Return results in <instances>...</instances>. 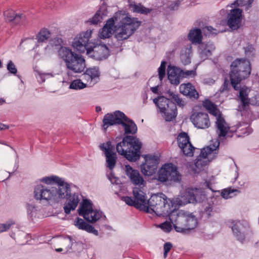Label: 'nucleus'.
<instances>
[{"mask_svg":"<svg viewBox=\"0 0 259 259\" xmlns=\"http://www.w3.org/2000/svg\"><path fill=\"white\" fill-rule=\"evenodd\" d=\"M41 183L37 184L34 189V197L39 201L58 203L66 198L68 202L64 206L66 213L77 207L79 198L77 194H71L70 185L63 179L58 176L45 177L38 180Z\"/></svg>","mask_w":259,"mask_h":259,"instance_id":"f257e3e1","label":"nucleus"},{"mask_svg":"<svg viewBox=\"0 0 259 259\" xmlns=\"http://www.w3.org/2000/svg\"><path fill=\"white\" fill-rule=\"evenodd\" d=\"M141 24L138 18L132 17L125 13L118 12L108 19L103 27L99 32L100 38L111 37L113 33L118 41H122L130 38Z\"/></svg>","mask_w":259,"mask_h":259,"instance_id":"f03ea898","label":"nucleus"},{"mask_svg":"<svg viewBox=\"0 0 259 259\" xmlns=\"http://www.w3.org/2000/svg\"><path fill=\"white\" fill-rule=\"evenodd\" d=\"M171 201L162 193L154 194L147 200L145 206L141 205L140 207H142V211L147 213L170 218L171 212L176 210L175 208H173Z\"/></svg>","mask_w":259,"mask_h":259,"instance_id":"7ed1b4c3","label":"nucleus"},{"mask_svg":"<svg viewBox=\"0 0 259 259\" xmlns=\"http://www.w3.org/2000/svg\"><path fill=\"white\" fill-rule=\"evenodd\" d=\"M142 144L136 137H125L122 141L117 144L116 149L119 154L123 156L130 161H135L140 156Z\"/></svg>","mask_w":259,"mask_h":259,"instance_id":"20e7f679","label":"nucleus"},{"mask_svg":"<svg viewBox=\"0 0 259 259\" xmlns=\"http://www.w3.org/2000/svg\"><path fill=\"white\" fill-rule=\"evenodd\" d=\"M170 221L177 232L183 233L194 229L197 224L194 215L182 210L172 211L170 215Z\"/></svg>","mask_w":259,"mask_h":259,"instance_id":"39448f33","label":"nucleus"},{"mask_svg":"<svg viewBox=\"0 0 259 259\" xmlns=\"http://www.w3.org/2000/svg\"><path fill=\"white\" fill-rule=\"evenodd\" d=\"M231 69L230 78L234 89L237 88L236 82H241L242 80L248 77L251 72L249 61L243 59L234 60L231 65Z\"/></svg>","mask_w":259,"mask_h":259,"instance_id":"423d86ee","label":"nucleus"},{"mask_svg":"<svg viewBox=\"0 0 259 259\" xmlns=\"http://www.w3.org/2000/svg\"><path fill=\"white\" fill-rule=\"evenodd\" d=\"M219 145V140L215 139L214 141H212V144L201 150L200 153L195 162V166L198 169H200L207 165L210 161L217 157Z\"/></svg>","mask_w":259,"mask_h":259,"instance_id":"0eeeda50","label":"nucleus"},{"mask_svg":"<svg viewBox=\"0 0 259 259\" xmlns=\"http://www.w3.org/2000/svg\"><path fill=\"white\" fill-rule=\"evenodd\" d=\"M145 186H135L133 190L134 198L131 197L124 196L122 197V200L127 205L134 206L136 208L142 210V207H140V206L141 205L145 206L148 200L146 198Z\"/></svg>","mask_w":259,"mask_h":259,"instance_id":"6e6552de","label":"nucleus"},{"mask_svg":"<svg viewBox=\"0 0 259 259\" xmlns=\"http://www.w3.org/2000/svg\"><path fill=\"white\" fill-rule=\"evenodd\" d=\"M154 103L159 108L160 112L166 121L172 120L177 116V108L175 105L170 102L168 99L160 97L153 100Z\"/></svg>","mask_w":259,"mask_h":259,"instance_id":"1a4fd4ad","label":"nucleus"},{"mask_svg":"<svg viewBox=\"0 0 259 259\" xmlns=\"http://www.w3.org/2000/svg\"><path fill=\"white\" fill-rule=\"evenodd\" d=\"M79 215L90 223H95L98 221L102 215V212L97 209H93L92 203L87 199L83 200L80 204L78 210Z\"/></svg>","mask_w":259,"mask_h":259,"instance_id":"9d476101","label":"nucleus"},{"mask_svg":"<svg viewBox=\"0 0 259 259\" xmlns=\"http://www.w3.org/2000/svg\"><path fill=\"white\" fill-rule=\"evenodd\" d=\"M157 179L161 182H176L180 180V175L174 164L167 163L159 169Z\"/></svg>","mask_w":259,"mask_h":259,"instance_id":"9b49d317","label":"nucleus"},{"mask_svg":"<svg viewBox=\"0 0 259 259\" xmlns=\"http://www.w3.org/2000/svg\"><path fill=\"white\" fill-rule=\"evenodd\" d=\"M100 149L104 152L106 157L107 167L112 170L116 163L117 156L114 152V146L111 144L110 141L100 145Z\"/></svg>","mask_w":259,"mask_h":259,"instance_id":"f8f14e48","label":"nucleus"},{"mask_svg":"<svg viewBox=\"0 0 259 259\" xmlns=\"http://www.w3.org/2000/svg\"><path fill=\"white\" fill-rule=\"evenodd\" d=\"M230 227L235 237L238 241L243 242L249 229L248 223L245 221H232Z\"/></svg>","mask_w":259,"mask_h":259,"instance_id":"ddd939ff","label":"nucleus"},{"mask_svg":"<svg viewBox=\"0 0 259 259\" xmlns=\"http://www.w3.org/2000/svg\"><path fill=\"white\" fill-rule=\"evenodd\" d=\"M92 31L88 30L85 32L80 33L74 39L72 44V47L80 53H83L90 48H87V45L91 36Z\"/></svg>","mask_w":259,"mask_h":259,"instance_id":"4468645a","label":"nucleus"},{"mask_svg":"<svg viewBox=\"0 0 259 259\" xmlns=\"http://www.w3.org/2000/svg\"><path fill=\"white\" fill-rule=\"evenodd\" d=\"M179 148L183 154L187 156L193 155L195 148L192 146L188 134L185 132L181 133L177 137Z\"/></svg>","mask_w":259,"mask_h":259,"instance_id":"2eb2a0df","label":"nucleus"},{"mask_svg":"<svg viewBox=\"0 0 259 259\" xmlns=\"http://www.w3.org/2000/svg\"><path fill=\"white\" fill-rule=\"evenodd\" d=\"M192 188H187L181 191L179 195L171 199L170 203L175 207L185 205L188 203H193Z\"/></svg>","mask_w":259,"mask_h":259,"instance_id":"dca6fc26","label":"nucleus"},{"mask_svg":"<svg viewBox=\"0 0 259 259\" xmlns=\"http://www.w3.org/2000/svg\"><path fill=\"white\" fill-rule=\"evenodd\" d=\"M89 57L97 60L106 59L109 54L108 47L104 44H99L94 46L92 49L87 50Z\"/></svg>","mask_w":259,"mask_h":259,"instance_id":"f3484780","label":"nucleus"},{"mask_svg":"<svg viewBox=\"0 0 259 259\" xmlns=\"http://www.w3.org/2000/svg\"><path fill=\"white\" fill-rule=\"evenodd\" d=\"M215 125L216 132L220 140L232 137V133L229 125L221 116L219 115L217 117Z\"/></svg>","mask_w":259,"mask_h":259,"instance_id":"a211bd4d","label":"nucleus"},{"mask_svg":"<svg viewBox=\"0 0 259 259\" xmlns=\"http://www.w3.org/2000/svg\"><path fill=\"white\" fill-rule=\"evenodd\" d=\"M125 114L119 111H116L113 113L106 114L103 120V127L106 130L109 126L115 124H120L122 123V120L125 119Z\"/></svg>","mask_w":259,"mask_h":259,"instance_id":"6ab92c4d","label":"nucleus"},{"mask_svg":"<svg viewBox=\"0 0 259 259\" xmlns=\"http://www.w3.org/2000/svg\"><path fill=\"white\" fill-rule=\"evenodd\" d=\"M190 119L195 126L198 128H207L210 125L208 115L206 113L195 112L192 114Z\"/></svg>","mask_w":259,"mask_h":259,"instance_id":"aec40b11","label":"nucleus"},{"mask_svg":"<svg viewBox=\"0 0 259 259\" xmlns=\"http://www.w3.org/2000/svg\"><path fill=\"white\" fill-rule=\"evenodd\" d=\"M67 68L74 73L82 72L85 68V59L79 54H76L66 65Z\"/></svg>","mask_w":259,"mask_h":259,"instance_id":"412c9836","label":"nucleus"},{"mask_svg":"<svg viewBox=\"0 0 259 259\" xmlns=\"http://www.w3.org/2000/svg\"><path fill=\"white\" fill-rule=\"evenodd\" d=\"M237 88L234 90L239 91L238 98L240 101L239 108L241 110L246 111L248 110L250 105V99L248 98V93L250 89L246 86H241L240 82H236Z\"/></svg>","mask_w":259,"mask_h":259,"instance_id":"4be33fe9","label":"nucleus"},{"mask_svg":"<svg viewBox=\"0 0 259 259\" xmlns=\"http://www.w3.org/2000/svg\"><path fill=\"white\" fill-rule=\"evenodd\" d=\"M125 172L130 182L136 186H146V181L138 170L133 169L129 165H125Z\"/></svg>","mask_w":259,"mask_h":259,"instance_id":"5701e85b","label":"nucleus"},{"mask_svg":"<svg viewBox=\"0 0 259 259\" xmlns=\"http://www.w3.org/2000/svg\"><path fill=\"white\" fill-rule=\"evenodd\" d=\"M100 75L99 68L94 67L87 69L82 76L88 85L92 87L99 81Z\"/></svg>","mask_w":259,"mask_h":259,"instance_id":"b1692460","label":"nucleus"},{"mask_svg":"<svg viewBox=\"0 0 259 259\" xmlns=\"http://www.w3.org/2000/svg\"><path fill=\"white\" fill-rule=\"evenodd\" d=\"M242 10L240 9H234L230 11L228 16V25L233 30L238 29L242 20Z\"/></svg>","mask_w":259,"mask_h":259,"instance_id":"393cba45","label":"nucleus"},{"mask_svg":"<svg viewBox=\"0 0 259 259\" xmlns=\"http://www.w3.org/2000/svg\"><path fill=\"white\" fill-rule=\"evenodd\" d=\"M182 70L180 69L169 65L167 68V76L170 82L175 85L179 84L182 77Z\"/></svg>","mask_w":259,"mask_h":259,"instance_id":"a878e982","label":"nucleus"},{"mask_svg":"<svg viewBox=\"0 0 259 259\" xmlns=\"http://www.w3.org/2000/svg\"><path fill=\"white\" fill-rule=\"evenodd\" d=\"M77 53L68 47L61 46L57 50L58 58L63 61L66 65Z\"/></svg>","mask_w":259,"mask_h":259,"instance_id":"bb28decb","label":"nucleus"},{"mask_svg":"<svg viewBox=\"0 0 259 259\" xmlns=\"http://www.w3.org/2000/svg\"><path fill=\"white\" fill-rule=\"evenodd\" d=\"M73 225L79 230L93 233L96 236L98 235V231L93 226L88 224L81 218H76L73 221Z\"/></svg>","mask_w":259,"mask_h":259,"instance_id":"cd10ccee","label":"nucleus"},{"mask_svg":"<svg viewBox=\"0 0 259 259\" xmlns=\"http://www.w3.org/2000/svg\"><path fill=\"white\" fill-rule=\"evenodd\" d=\"M180 91L182 94L187 96L190 98L197 99L199 97L198 93L195 90L194 87L190 83L181 84L180 86Z\"/></svg>","mask_w":259,"mask_h":259,"instance_id":"c85d7f7f","label":"nucleus"},{"mask_svg":"<svg viewBox=\"0 0 259 259\" xmlns=\"http://www.w3.org/2000/svg\"><path fill=\"white\" fill-rule=\"evenodd\" d=\"M107 15V8L106 6H101L95 15L88 20L91 24H97L100 22L103 18Z\"/></svg>","mask_w":259,"mask_h":259,"instance_id":"c756f323","label":"nucleus"},{"mask_svg":"<svg viewBox=\"0 0 259 259\" xmlns=\"http://www.w3.org/2000/svg\"><path fill=\"white\" fill-rule=\"evenodd\" d=\"M121 124L124 127L125 134H135L137 131V127L136 124L126 116L125 119L122 120Z\"/></svg>","mask_w":259,"mask_h":259,"instance_id":"7c9ffc66","label":"nucleus"},{"mask_svg":"<svg viewBox=\"0 0 259 259\" xmlns=\"http://www.w3.org/2000/svg\"><path fill=\"white\" fill-rule=\"evenodd\" d=\"M215 49L213 45L210 44L206 46L201 45L199 48V54L201 59L202 60L206 59V58L211 55V52Z\"/></svg>","mask_w":259,"mask_h":259,"instance_id":"2f4dec72","label":"nucleus"},{"mask_svg":"<svg viewBox=\"0 0 259 259\" xmlns=\"http://www.w3.org/2000/svg\"><path fill=\"white\" fill-rule=\"evenodd\" d=\"M202 38L201 31L200 29L191 30L188 34L189 39L193 43H200Z\"/></svg>","mask_w":259,"mask_h":259,"instance_id":"473e14b6","label":"nucleus"},{"mask_svg":"<svg viewBox=\"0 0 259 259\" xmlns=\"http://www.w3.org/2000/svg\"><path fill=\"white\" fill-rule=\"evenodd\" d=\"M132 11L142 14H147L151 12V9L147 8L140 4L132 3L129 6Z\"/></svg>","mask_w":259,"mask_h":259,"instance_id":"72a5a7b5","label":"nucleus"},{"mask_svg":"<svg viewBox=\"0 0 259 259\" xmlns=\"http://www.w3.org/2000/svg\"><path fill=\"white\" fill-rule=\"evenodd\" d=\"M5 19L7 22H13V21L18 22L19 19L22 18V14H16L15 12L12 10L5 11L4 13Z\"/></svg>","mask_w":259,"mask_h":259,"instance_id":"f704fd0d","label":"nucleus"},{"mask_svg":"<svg viewBox=\"0 0 259 259\" xmlns=\"http://www.w3.org/2000/svg\"><path fill=\"white\" fill-rule=\"evenodd\" d=\"M193 191V203L200 202L205 198V194L203 190L201 189L192 188Z\"/></svg>","mask_w":259,"mask_h":259,"instance_id":"c9c22d12","label":"nucleus"},{"mask_svg":"<svg viewBox=\"0 0 259 259\" xmlns=\"http://www.w3.org/2000/svg\"><path fill=\"white\" fill-rule=\"evenodd\" d=\"M167 96L168 97L169 100H174L176 104L180 107H183L186 104L185 102L179 97V95L173 92L170 91L167 92Z\"/></svg>","mask_w":259,"mask_h":259,"instance_id":"e433bc0d","label":"nucleus"},{"mask_svg":"<svg viewBox=\"0 0 259 259\" xmlns=\"http://www.w3.org/2000/svg\"><path fill=\"white\" fill-rule=\"evenodd\" d=\"M61 243L64 248V253L70 252L73 244L72 239L70 236L62 238L61 240Z\"/></svg>","mask_w":259,"mask_h":259,"instance_id":"4c0bfd02","label":"nucleus"},{"mask_svg":"<svg viewBox=\"0 0 259 259\" xmlns=\"http://www.w3.org/2000/svg\"><path fill=\"white\" fill-rule=\"evenodd\" d=\"M88 86L87 83H84L80 79H77L73 80L70 83L69 88L75 90H78L83 89Z\"/></svg>","mask_w":259,"mask_h":259,"instance_id":"58836bf2","label":"nucleus"},{"mask_svg":"<svg viewBox=\"0 0 259 259\" xmlns=\"http://www.w3.org/2000/svg\"><path fill=\"white\" fill-rule=\"evenodd\" d=\"M157 168L150 165L142 164L141 165V170L143 174L147 176H151L155 172Z\"/></svg>","mask_w":259,"mask_h":259,"instance_id":"ea45409f","label":"nucleus"},{"mask_svg":"<svg viewBox=\"0 0 259 259\" xmlns=\"http://www.w3.org/2000/svg\"><path fill=\"white\" fill-rule=\"evenodd\" d=\"M145 162L144 164L157 168L158 161L156 156L148 155L145 156Z\"/></svg>","mask_w":259,"mask_h":259,"instance_id":"a19ab883","label":"nucleus"},{"mask_svg":"<svg viewBox=\"0 0 259 259\" xmlns=\"http://www.w3.org/2000/svg\"><path fill=\"white\" fill-rule=\"evenodd\" d=\"M50 32L47 29H42L38 33L37 37L38 42H44L50 37Z\"/></svg>","mask_w":259,"mask_h":259,"instance_id":"79ce46f5","label":"nucleus"},{"mask_svg":"<svg viewBox=\"0 0 259 259\" xmlns=\"http://www.w3.org/2000/svg\"><path fill=\"white\" fill-rule=\"evenodd\" d=\"M205 108L209 112V113L215 116L219 114V111L215 106L209 101H206L204 104Z\"/></svg>","mask_w":259,"mask_h":259,"instance_id":"37998d69","label":"nucleus"},{"mask_svg":"<svg viewBox=\"0 0 259 259\" xmlns=\"http://www.w3.org/2000/svg\"><path fill=\"white\" fill-rule=\"evenodd\" d=\"M253 0H236L232 5L236 6H246V10H248L250 7Z\"/></svg>","mask_w":259,"mask_h":259,"instance_id":"c03bdc74","label":"nucleus"},{"mask_svg":"<svg viewBox=\"0 0 259 259\" xmlns=\"http://www.w3.org/2000/svg\"><path fill=\"white\" fill-rule=\"evenodd\" d=\"M238 192L236 189H232L231 188H227L224 189L222 193V196L225 199H228L229 198L233 197L235 195H233L234 192Z\"/></svg>","mask_w":259,"mask_h":259,"instance_id":"a18cd8bd","label":"nucleus"},{"mask_svg":"<svg viewBox=\"0 0 259 259\" xmlns=\"http://www.w3.org/2000/svg\"><path fill=\"white\" fill-rule=\"evenodd\" d=\"M15 224V221L12 220L8 221L5 223L0 224V233L7 231Z\"/></svg>","mask_w":259,"mask_h":259,"instance_id":"49530a36","label":"nucleus"},{"mask_svg":"<svg viewBox=\"0 0 259 259\" xmlns=\"http://www.w3.org/2000/svg\"><path fill=\"white\" fill-rule=\"evenodd\" d=\"M165 67L166 62L165 61H162L161 63L160 66L158 68V75L160 80H162L163 77L165 76Z\"/></svg>","mask_w":259,"mask_h":259,"instance_id":"de8ad7c7","label":"nucleus"},{"mask_svg":"<svg viewBox=\"0 0 259 259\" xmlns=\"http://www.w3.org/2000/svg\"><path fill=\"white\" fill-rule=\"evenodd\" d=\"M203 31L205 35H209L210 34H215L218 33V31L212 28L211 26H206L203 28Z\"/></svg>","mask_w":259,"mask_h":259,"instance_id":"09e8293b","label":"nucleus"},{"mask_svg":"<svg viewBox=\"0 0 259 259\" xmlns=\"http://www.w3.org/2000/svg\"><path fill=\"white\" fill-rule=\"evenodd\" d=\"M7 68L8 70L12 74H16L17 72V69L16 67V66L11 60L8 62Z\"/></svg>","mask_w":259,"mask_h":259,"instance_id":"8fccbe9b","label":"nucleus"},{"mask_svg":"<svg viewBox=\"0 0 259 259\" xmlns=\"http://www.w3.org/2000/svg\"><path fill=\"white\" fill-rule=\"evenodd\" d=\"M171 222H165L159 225V227L161 228L164 232H169L171 229Z\"/></svg>","mask_w":259,"mask_h":259,"instance_id":"3c124183","label":"nucleus"},{"mask_svg":"<svg viewBox=\"0 0 259 259\" xmlns=\"http://www.w3.org/2000/svg\"><path fill=\"white\" fill-rule=\"evenodd\" d=\"M11 155H12V160L15 162L14 170H16L18 168V156L17 152H16V151L13 150L12 148Z\"/></svg>","mask_w":259,"mask_h":259,"instance_id":"603ef678","label":"nucleus"},{"mask_svg":"<svg viewBox=\"0 0 259 259\" xmlns=\"http://www.w3.org/2000/svg\"><path fill=\"white\" fill-rule=\"evenodd\" d=\"M172 247V244L170 242H166L164 244L163 249V257L165 258L167 256L168 252L170 250Z\"/></svg>","mask_w":259,"mask_h":259,"instance_id":"864d4df0","label":"nucleus"},{"mask_svg":"<svg viewBox=\"0 0 259 259\" xmlns=\"http://www.w3.org/2000/svg\"><path fill=\"white\" fill-rule=\"evenodd\" d=\"M230 89V83L227 79H226L224 81V82L223 84L222 87L220 89V92L221 93L224 92L225 91H228Z\"/></svg>","mask_w":259,"mask_h":259,"instance_id":"5fc2aeb1","label":"nucleus"},{"mask_svg":"<svg viewBox=\"0 0 259 259\" xmlns=\"http://www.w3.org/2000/svg\"><path fill=\"white\" fill-rule=\"evenodd\" d=\"M196 74V72L194 70H188L183 71L181 73L182 77H187V76H194Z\"/></svg>","mask_w":259,"mask_h":259,"instance_id":"6e6d98bb","label":"nucleus"},{"mask_svg":"<svg viewBox=\"0 0 259 259\" xmlns=\"http://www.w3.org/2000/svg\"><path fill=\"white\" fill-rule=\"evenodd\" d=\"M63 41L62 39L59 37H56L54 39H52L51 40V44L52 46H61V45L62 44Z\"/></svg>","mask_w":259,"mask_h":259,"instance_id":"4d7b16f0","label":"nucleus"},{"mask_svg":"<svg viewBox=\"0 0 259 259\" xmlns=\"http://www.w3.org/2000/svg\"><path fill=\"white\" fill-rule=\"evenodd\" d=\"M254 50V49L252 46H248L245 50L246 55L248 56H252L253 55Z\"/></svg>","mask_w":259,"mask_h":259,"instance_id":"13d9d810","label":"nucleus"},{"mask_svg":"<svg viewBox=\"0 0 259 259\" xmlns=\"http://www.w3.org/2000/svg\"><path fill=\"white\" fill-rule=\"evenodd\" d=\"M205 212L207 214L208 217H209L210 215V212L212 210V205L210 204H208L207 206L205 207Z\"/></svg>","mask_w":259,"mask_h":259,"instance_id":"bf43d9fd","label":"nucleus"},{"mask_svg":"<svg viewBox=\"0 0 259 259\" xmlns=\"http://www.w3.org/2000/svg\"><path fill=\"white\" fill-rule=\"evenodd\" d=\"M108 179L110 180L112 184L117 183V179L113 175L111 172L108 176Z\"/></svg>","mask_w":259,"mask_h":259,"instance_id":"052dcab7","label":"nucleus"},{"mask_svg":"<svg viewBox=\"0 0 259 259\" xmlns=\"http://www.w3.org/2000/svg\"><path fill=\"white\" fill-rule=\"evenodd\" d=\"M203 82L205 84L212 85L214 83L215 80L210 77L206 78L203 80Z\"/></svg>","mask_w":259,"mask_h":259,"instance_id":"680f3d73","label":"nucleus"},{"mask_svg":"<svg viewBox=\"0 0 259 259\" xmlns=\"http://www.w3.org/2000/svg\"><path fill=\"white\" fill-rule=\"evenodd\" d=\"M179 6L178 2H175L174 4H172L169 6V8L171 10H175Z\"/></svg>","mask_w":259,"mask_h":259,"instance_id":"e2e57ef3","label":"nucleus"},{"mask_svg":"<svg viewBox=\"0 0 259 259\" xmlns=\"http://www.w3.org/2000/svg\"><path fill=\"white\" fill-rule=\"evenodd\" d=\"M151 91H152L153 93H156L157 92L158 87H155L151 88Z\"/></svg>","mask_w":259,"mask_h":259,"instance_id":"0e129e2a","label":"nucleus"},{"mask_svg":"<svg viewBox=\"0 0 259 259\" xmlns=\"http://www.w3.org/2000/svg\"><path fill=\"white\" fill-rule=\"evenodd\" d=\"M255 99L256 100V104L259 105V94L255 96Z\"/></svg>","mask_w":259,"mask_h":259,"instance_id":"69168bd1","label":"nucleus"},{"mask_svg":"<svg viewBox=\"0 0 259 259\" xmlns=\"http://www.w3.org/2000/svg\"><path fill=\"white\" fill-rule=\"evenodd\" d=\"M56 251L57 252H60L61 251H64V248H59L56 249Z\"/></svg>","mask_w":259,"mask_h":259,"instance_id":"338daca9","label":"nucleus"},{"mask_svg":"<svg viewBox=\"0 0 259 259\" xmlns=\"http://www.w3.org/2000/svg\"><path fill=\"white\" fill-rule=\"evenodd\" d=\"M96 111H97V112H100V111H101V108L100 107H99V106H97V107H96Z\"/></svg>","mask_w":259,"mask_h":259,"instance_id":"774afa93","label":"nucleus"}]
</instances>
